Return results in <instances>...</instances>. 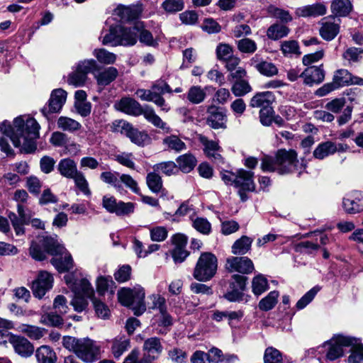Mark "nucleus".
I'll return each mask as SVG.
<instances>
[{
  "instance_id": "nucleus-1",
  "label": "nucleus",
  "mask_w": 363,
  "mask_h": 363,
  "mask_svg": "<svg viewBox=\"0 0 363 363\" xmlns=\"http://www.w3.org/2000/svg\"><path fill=\"white\" fill-rule=\"evenodd\" d=\"M40 125L28 116H21L13 120V125L5 121L0 124V131L9 137L13 145L21 151L30 153L36 149L35 140L39 137Z\"/></svg>"
},
{
  "instance_id": "nucleus-2",
  "label": "nucleus",
  "mask_w": 363,
  "mask_h": 363,
  "mask_svg": "<svg viewBox=\"0 0 363 363\" xmlns=\"http://www.w3.org/2000/svg\"><path fill=\"white\" fill-rule=\"evenodd\" d=\"M306 168L305 161H299L296 151L293 150H279L274 157L264 156L261 164L263 172H276L279 174L296 173L298 177L306 171Z\"/></svg>"
},
{
  "instance_id": "nucleus-3",
  "label": "nucleus",
  "mask_w": 363,
  "mask_h": 363,
  "mask_svg": "<svg viewBox=\"0 0 363 363\" xmlns=\"http://www.w3.org/2000/svg\"><path fill=\"white\" fill-rule=\"evenodd\" d=\"M62 345L84 362L92 363L101 357V345L88 337L78 339L72 336H65Z\"/></svg>"
},
{
  "instance_id": "nucleus-4",
  "label": "nucleus",
  "mask_w": 363,
  "mask_h": 363,
  "mask_svg": "<svg viewBox=\"0 0 363 363\" xmlns=\"http://www.w3.org/2000/svg\"><path fill=\"white\" fill-rule=\"evenodd\" d=\"M64 279L74 294L72 301L74 309L77 312L83 311L88 306V298L94 296V289L89 281L81 277L77 272L66 274Z\"/></svg>"
},
{
  "instance_id": "nucleus-5",
  "label": "nucleus",
  "mask_w": 363,
  "mask_h": 363,
  "mask_svg": "<svg viewBox=\"0 0 363 363\" xmlns=\"http://www.w3.org/2000/svg\"><path fill=\"white\" fill-rule=\"evenodd\" d=\"M66 251L65 247L60 245L55 238L49 236H39L36 241H32L29 254L33 259L42 261L46 258V254L56 256L63 255Z\"/></svg>"
},
{
  "instance_id": "nucleus-6",
  "label": "nucleus",
  "mask_w": 363,
  "mask_h": 363,
  "mask_svg": "<svg viewBox=\"0 0 363 363\" xmlns=\"http://www.w3.org/2000/svg\"><path fill=\"white\" fill-rule=\"evenodd\" d=\"M145 290L140 286L133 288H123L118 292L119 302L124 306L129 307L133 311L134 315H140L146 311V305L144 301Z\"/></svg>"
},
{
  "instance_id": "nucleus-7",
  "label": "nucleus",
  "mask_w": 363,
  "mask_h": 363,
  "mask_svg": "<svg viewBox=\"0 0 363 363\" xmlns=\"http://www.w3.org/2000/svg\"><path fill=\"white\" fill-rule=\"evenodd\" d=\"M217 268L216 257L211 252H203L194 267L193 277L199 281H208L215 276Z\"/></svg>"
},
{
  "instance_id": "nucleus-8",
  "label": "nucleus",
  "mask_w": 363,
  "mask_h": 363,
  "mask_svg": "<svg viewBox=\"0 0 363 363\" xmlns=\"http://www.w3.org/2000/svg\"><path fill=\"white\" fill-rule=\"evenodd\" d=\"M247 280V278L243 275L233 274L229 291L225 294L224 298L231 302H247L250 296L243 293L246 289Z\"/></svg>"
},
{
  "instance_id": "nucleus-9",
  "label": "nucleus",
  "mask_w": 363,
  "mask_h": 363,
  "mask_svg": "<svg viewBox=\"0 0 363 363\" xmlns=\"http://www.w3.org/2000/svg\"><path fill=\"white\" fill-rule=\"evenodd\" d=\"M356 342V339L351 337L342 335L334 336L324 344V347H328L326 357L331 361L339 358L343 354V347L354 345Z\"/></svg>"
},
{
  "instance_id": "nucleus-10",
  "label": "nucleus",
  "mask_w": 363,
  "mask_h": 363,
  "mask_svg": "<svg viewBox=\"0 0 363 363\" xmlns=\"http://www.w3.org/2000/svg\"><path fill=\"white\" fill-rule=\"evenodd\" d=\"M253 178L254 173L251 171L244 169L237 170L235 186L238 189V194L242 202L246 201L249 199L247 192L255 191V184Z\"/></svg>"
},
{
  "instance_id": "nucleus-11",
  "label": "nucleus",
  "mask_w": 363,
  "mask_h": 363,
  "mask_svg": "<svg viewBox=\"0 0 363 363\" xmlns=\"http://www.w3.org/2000/svg\"><path fill=\"white\" fill-rule=\"evenodd\" d=\"M67 93L62 89L52 90L48 102L42 108V114L49 119L50 114L59 113L66 102Z\"/></svg>"
},
{
  "instance_id": "nucleus-12",
  "label": "nucleus",
  "mask_w": 363,
  "mask_h": 363,
  "mask_svg": "<svg viewBox=\"0 0 363 363\" xmlns=\"http://www.w3.org/2000/svg\"><path fill=\"white\" fill-rule=\"evenodd\" d=\"M53 277L46 271H40L32 282L31 289L35 297L42 298L52 289Z\"/></svg>"
},
{
  "instance_id": "nucleus-13",
  "label": "nucleus",
  "mask_w": 363,
  "mask_h": 363,
  "mask_svg": "<svg viewBox=\"0 0 363 363\" xmlns=\"http://www.w3.org/2000/svg\"><path fill=\"white\" fill-rule=\"evenodd\" d=\"M225 268L230 272H238L242 274H251L255 269L252 261L247 257L227 258Z\"/></svg>"
},
{
  "instance_id": "nucleus-14",
  "label": "nucleus",
  "mask_w": 363,
  "mask_h": 363,
  "mask_svg": "<svg viewBox=\"0 0 363 363\" xmlns=\"http://www.w3.org/2000/svg\"><path fill=\"white\" fill-rule=\"evenodd\" d=\"M9 342L14 351L22 357H29L34 352L33 345L26 337L13 333L8 334Z\"/></svg>"
},
{
  "instance_id": "nucleus-15",
  "label": "nucleus",
  "mask_w": 363,
  "mask_h": 363,
  "mask_svg": "<svg viewBox=\"0 0 363 363\" xmlns=\"http://www.w3.org/2000/svg\"><path fill=\"white\" fill-rule=\"evenodd\" d=\"M342 208L349 214L363 211V193L354 191L347 194L342 199Z\"/></svg>"
},
{
  "instance_id": "nucleus-16",
  "label": "nucleus",
  "mask_w": 363,
  "mask_h": 363,
  "mask_svg": "<svg viewBox=\"0 0 363 363\" xmlns=\"http://www.w3.org/2000/svg\"><path fill=\"white\" fill-rule=\"evenodd\" d=\"M227 116L223 108L210 106L207 109L206 123L213 129L226 128Z\"/></svg>"
},
{
  "instance_id": "nucleus-17",
  "label": "nucleus",
  "mask_w": 363,
  "mask_h": 363,
  "mask_svg": "<svg viewBox=\"0 0 363 363\" xmlns=\"http://www.w3.org/2000/svg\"><path fill=\"white\" fill-rule=\"evenodd\" d=\"M118 125L121 128V133L125 135L132 143L138 145H144L150 139L147 133L133 128L130 123L125 121H119Z\"/></svg>"
},
{
  "instance_id": "nucleus-18",
  "label": "nucleus",
  "mask_w": 363,
  "mask_h": 363,
  "mask_svg": "<svg viewBox=\"0 0 363 363\" xmlns=\"http://www.w3.org/2000/svg\"><path fill=\"white\" fill-rule=\"evenodd\" d=\"M135 94L142 101L153 102L160 108L161 111L167 113L171 108L164 97L157 91H154L152 88L150 89H139L136 91Z\"/></svg>"
},
{
  "instance_id": "nucleus-19",
  "label": "nucleus",
  "mask_w": 363,
  "mask_h": 363,
  "mask_svg": "<svg viewBox=\"0 0 363 363\" xmlns=\"http://www.w3.org/2000/svg\"><path fill=\"white\" fill-rule=\"evenodd\" d=\"M115 107L118 111L134 116L143 115L145 113V107L143 108L139 102L130 97L122 98L115 104Z\"/></svg>"
},
{
  "instance_id": "nucleus-20",
  "label": "nucleus",
  "mask_w": 363,
  "mask_h": 363,
  "mask_svg": "<svg viewBox=\"0 0 363 363\" xmlns=\"http://www.w3.org/2000/svg\"><path fill=\"white\" fill-rule=\"evenodd\" d=\"M340 19L335 16H329L322 20V26L320 28V35L325 40H332L338 34L340 30Z\"/></svg>"
},
{
  "instance_id": "nucleus-21",
  "label": "nucleus",
  "mask_w": 363,
  "mask_h": 363,
  "mask_svg": "<svg viewBox=\"0 0 363 363\" xmlns=\"http://www.w3.org/2000/svg\"><path fill=\"white\" fill-rule=\"evenodd\" d=\"M333 82L337 85V88L351 84L363 86V78L352 76L351 73L345 69H338L335 72Z\"/></svg>"
},
{
  "instance_id": "nucleus-22",
  "label": "nucleus",
  "mask_w": 363,
  "mask_h": 363,
  "mask_svg": "<svg viewBox=\"0 0 363 363\" xmlns=\"http://www.w3.org/2000/svg\"><path fill=\"white\" fill-rule=\"evenodd\" d=\"M302 74L304 84L309 86L320 84L325 79L323 65L308 67Z\"/></svg>"
},
{
  "instance_id": "nucleus-23",
  "label": "nucleus",
  "mask_w": 363,
  "mask_h": 363,
  "mask_svg": "<svg viewBox=\"0 0 363 363\" xmlns=\"http://www.w3.org/2000/svg\"><path fill=\"white\" fill-rule=\"evenodd\" d=\"M199 141L203 146L204 153L210 160L216 162H223V157L220 154L222 149L217 141L208 140L205 136H201Z\"/></svg>"
},
{
  "instance_id": "nucleus-24",
  "label": "nucleus",
  "mask_w": 363,
  "mask_h": 363,
  "mask_svg": "<svg viewBox=\"0 0 363 363\" xmlns=\"http://www.w3.org/2000/svg\"><path fill=\"white\" fill-rule=\"evenodd\" d=\"M142 11L139 6H118L113 11L114 15L118 16L122 21H129L139 18Z\"/></svg>"
},
{
  "instance_id": "nucleus-25",
  "label": "nucleus",
  "mask_w": 363,
  "mask_h": 363,
  "mask_svg": "<svg viewBox=\"0 0 363 363\" xmlns=\"http://www.w3.org/2000/svg\"><path fill=\"white\" fill-rule=\"evenodd\" d=\"M275 101V96L272 91H265L256 93L250 99V106L252 108H266L272 106Z\"/></svg>"
},
{
  "instance_id": "nucleus-26",
  "label": "nucleus",
  "mask_w": 363,
  "mask_h": 363,
  "mask_svg": "<svg viewBox=\"0 0 363 363\" xmlns=\"http://www.w3.org/2000/svg\"><path fill=\"white\" fill-rule=\"evenodd\" d=\"M121 26H111L108 30H103L99 37L101 39L103 45H110L111 46H118L120 45V33H121Z\"/></svg>"
},
{
  "instance_id": "nucleus-27",
  "label": "nucleus",
  "mask_w": 363,
  "mask_h": 363,
  "mask_svg": "<svg viewBox=\"0 0 363 363\" xmlns=\"http://www.w3.org/2000/svg\"><path fill=\"white\" fill-rule=\"evenodd\" d=\"M250 65L254 67L260 74L267 77H272L278 73V69L273 63L260 61L257 55L250 59Z\"/></svg>"
},
{
  "instance_id": "nucleus-28",
  "label": "nucleus",
  "mask_w": 363,
  "mask_h": 363,
  "mask_svg": "<svg viewBox=\"0 0 363 363\" xmlns=\"http://www.w3.org/2000/svg\"><path fill=\"white\" fill-rule=\"evenodd\" d=\"M57 169L61 176L67 179H72L79 172L76 162L69 157L60 160Z\"/></svg>"
},
{
  "instance_id": "nucleus-29",
  "label": "nucleus",
  "mask_w": 363,
  "mask_h": 363,
  "mask_svg": "<svg viewBox=\"0 0 363 363\" xmlns=\"http://www.w3.org/2000/svg\"><path fill=\"white\" fill-rule=\"evenodd\" d=\"M176 162L178 172L181 171L185 174L191 172L197 164L196 157L190 152L179 155L177 157Z\"/></svg>"
},
{
  "instance_id": "nucleus-30",
  "label": "nucleus",
  "mask_w": 363,
  "mask_h": 363,
  "mask_svg": "<svg viewBox=\"0 0 363 363\" xmlns=\"http://www.w3.org/2000/svg\"><path fill=\"white\" fill-rule=\"evenodd\" d=\"M120 33V45L123 46H132L137 43L139 28L136 26L127 28L121 26Z\"/></svg>"
},
{
  "instance_id": "nucleus-31",
  "label": "nucleus",
  "mask_w": 363,
  "mask_h": 363,
  "mask_svg": "<svg viewBox=\"0 0 363 363\" xmlns=\"http://www.w3.org/2000/svg\"><path fill=\"white\" fill-rule=\"evenodd\" d=\"M143 349L149 357L155 359L162 353L163 347L159 337H152L144 341Z\"/></svg>"
},
{
  "instance_id": "nucleus-32",
  "label": "nucleus",
  "mask_w": 363,
  "mask_h": 363,
  "mask_svg": "<svg viewBox=\"0 0 363 363\" xmlns=\"http://www.w3.org/2000/svg\"><path fill=\"white\" fill-rule=\"evenodd\" d=\"M145 118L150 123H151L154 126L162 129L165 133H168L171 131V128L167 125V124L164 122L161 118L156 114L155 110L149 106H145V113L143 114Z\"/></svg>"
},
{
  "instance_id": "nucleus-33",
  "label": "nucleus",
  "mask_w": 363,
  "mask_h": 363,
  "mask_svg": "<svg viewBox=\"0 0 363 363\" xmlns=\"http://www.w3.org/2000/svg\"><path fill=\"white\" fill-rule=\"evenodd\" d=\"M63 255L64 257H53L50 261L52 264L60 273L68 272L74 267V261L72 255L67 250Z\"/></svg>"
},
{
  "instance_id": "nucleus-34",
  "label": "nucleus",
  "mask_w": 363,
  "mask_h": 363,
  "mask_svg": "<svg viewBox=\"0 0 363 363\" xmlns=\"http://www.w3.org/2000/svg\"><path fill=\"white\" fill-rule=\"evenodd\" d=\"M326 6L320 3L303 6L296 10L298 16L309 17L323 16L326 13Z\"/></svg>"
},
{
  "instance_id": "nucleus-35",
  "label": "nucleus",
  "mask_w": 363,
  "mask_h": 363,
  "mask_svg": "<svg viewBox=\"0 0 363 363\" xmlns=\"http://www.w3.org/2000/svg\"><path fill=\"white\" fill-rule=\"evenodd\" d=\"M35 357L38 363H56L57 362L56 353L47 345H42L36 350Z\"/></svg>"
},
{
  "instance_id": "nucleus-36",
  "label": "nucleus",
  "mask_w": 363,
  "mask_h": 363,
  "mask_svg": "<svg viewBox=\"0 0 363 363\" xmlns=\"http://www.w3.org/2000/svg\"><path fill=\"white\" fill-rule=\"evenodd\" d=\"M130 347V340L125 337H116L112 341L111 352L116 359H119L121 355Z\"/></svg>"
},
{
  "instance_id": "nucleus-37",
  "label": "nucleus",
  "mask_w": 363,
  "mask_h": 363,
  "mask_svg": "<svg viewBox=\"0 0 363 363\" xmlns=\"http://www.w3.org/2000/svg\"><path fill=\"white\" fill-rule=\"evenodd\" d=\"M337 152V144L331 141L320 143L313 151V156L318 160H323L326 157L333 155Z\"/></svg>"
},
{
  "instance_id": "nucleus-38",
  "label": "nucleus",
  "mask_w": 363,
  "mask_h": 363,
  "mask_svg": "<svg viewBox=\"0 0 363 363\" xmlns=\"http://www.w3.org/2000/svg\"><path fill=\"white\" fill-rule=\"evenodd\" d=\"M118 74V69L113 67H109L99 72L96 75L99 85L107 86L116 79Z\"/></svg>"
},
{
  "instance_id": "nucleus-39",
  "label": "nucleus",
  "mask_w": 363,
  "mask_h": 363,
  "mask_svg": "<svg viewBox=\"0 0 363 363\" xmlns=\"http://www.w3.org/2000/svg\"><path fill=\"white\" fill-rule=\"evenodd\" d=\"M352 9L350 0H333L331 4V11L335 16H346Z\"/></svg>"
},
{
  "instance_id": "nucleus-40",
  "label": "nucleus",
  "mask_w": 363,
  "mask_h": 363,
  "mask_svg": "<svg viewBox=\"0 0 363 363\" xmlns=\"http://www.w3.org/2000/svg\"><path fill=\"white\" fill-rule=\"evenodd\" d=\"M253 240L246 235H242L235 240L232 245V253L234 255H245L250 250Z\"/></svg>"
},
{
  "instance_id": "nucleus-41",
  "label": "nucleus",
  "mask_w": 363,
  "mask_h": 363,
  "mask_svg": "<svg viewBox=\"0 0 363 363\" xmlns=\"http://www.w3.org/2000/svg\"><path fill=\"white\" fill-rule=\"evenodd\" d=\"M269 288V282L267 277L262 274H258L255 276L252 279V293L259 296L264 292L267 291Z\"/></svg>"
},
{
  "instance_id": "nucleus-42",
  "label": "nucleus",
  "mask_w": 363,
  "mask_h": 363,
  "mask_svg": "<svg viewBox=\"0 0 363 363\" xmlns=\"http://www.w3.org/2000/svg\"><path fill=\"white\" fill-rule=\"evenodd\" d=\"M119 176L121 174L118 172L106 171L101 173L100 179L103 182L114 187L117 191L122 192L123 187L120 185Z\"/></svg>"
},
{
  "instance_id": "nucleus-43",
  "label": "nucleus",
  "mask_w": 363,
  "mask_h": 363,
  "mask_svg": "<svg viewBox=\"0 0 363 363\" xmlns=\"http://www.w3.org/2000/svg\"><path fill=\"white\" fill-rule=\"evenodd\" d=\"M146 183L149 189L154 194H159L164 191L162 179L155 171L147 174Z\"/></svg>"
},
{
  "instance_id": "nucleus-44",
  "label": "nucleus",
  "mask_w": 363,
  "mask_h": 363,
  "mask_svg": "<svg viewBox=\"0 0 363 363\" xmlns=\"http://www.w3.org/2000/svg\"><path fill=\"white\" fill-rule=\"evenodd\" d=\"M57 125L59 129L69 133L76 132L82 128L79 122L67 116H60L57 121Z\"/></svg>"
},
{
  "instance_id": "nucleus-45",
  "label": "nucleus",
  "mask_w": 363,
  "mask_h": 363,
  "mask_svg": "<svg viewBox=\"0 0 363 363\" xmlns=\"http://www.w3.org/2000/svg\"><path fill=\"white\" fill-rule=\"evenodd\" d=\"M116 288V284L111 276H100L96 280V289L101 295L108 291L113 294Z\"/></svg>"
},
{
  "instance_id": "nucleus-46",
  "label": "nucleus",
  "mask_w": 363,
  "mask_h": 363,
  "mask_svg": "<svg viewBox=\"0 0 363 363\" xmlns=\"http://www.w3.org/2000/svg\"><path fill=\"white\" fill-rule=\"evenodd\" d=\"M289 33V29L284 25L274 23L269 27L267 30V36L268 38L277 40L286 37Z\"/></svg>"
},
{
  "instance_id": "nucleus-47",
  "label": "nucleus",
  "mask_w": 363,
  "mask_h": 363,
  "mask_svg": "<svg viewBox=\"0 0 363 363\" xmlns=\"http://www.w3.org/2000/svg\"><path fill=\"white\" fill-rule=\"evenodd\" d=\"M206 97L205 90L200 86H192L189 89L186 98L193 104H199L204 101Z\"/></svg>"
},
{
  "instance_id": "nucleus-48",
  "label": "nucleus",
  "mask_w": 363,
  "mask_h": 363,
  "mask_svg": "<svg viewBox=\"0 0 363 363\" xmlns=\"http://www.w3.org/2000/svg\"><path fill=\"white\" fill-rule=\"evenodd\" d=\"M147 307L149 310L158 312L167 309L166 299L159 294H153L148 296Z\"/></svg>"
},
{
  "instance_id": "nucleus-49",
  "label": "nucleus",
  "mask_w": 363,
  "mask_h": 363,
  "mask_svg": "<svg viewBox=\"0 0 363 363\" xmlns=\"http://www.w3.org/2000/svg\"><path fill=\"white\" fill-rule=\"evenodd\" d=\"M19 331L33 340H39L44 335L45 329L28 324H21L18 327Z\"/></svg>"
},
{
  "instance_id": "nucleus-50",
  "label": "nucleus",
  "mask_w": 363,
  "mask_h": 363,
  "mask_svg": "<svg viewBox=\"0 0 363 363\" xmlns=\"http://www.w3.org/2000/svg\"><path fill=\"white\" fill-rule=\"evenodd\" d=\"M163 144L170 150L179 152L186 149V144L177 135H172L163 139Z\"/></svg>"
},
{
  "instance_id": "nucleus-51",
  "label": "nucleus",
  "mask_w": 363,
  "mask_h": 363,
  "mask_svg": "<svg viewBox=\"0 0 363 363\" xmlns=\"http://www.w3.org/2000/svg\"><path fill=\"white\" fill-rule=\"evenodd\" d=\"M252 90L248 81L245 79L235 80L231 87L232 93L238 97L243 96Z\"/></svg>"
},
{
  "instance_id": "nucleus-52",
  "label": "nucleus",
  "mask_w": 363,
  "mask_h": 363,
  "mask_svg": "<svg viewBox=\"0 0 363 363\" xmlns=\"http://www.w3.org/2000/svg\"><path fill=\"white\" fill-rule=\"evenodd\" d=\"M281 50L286 57L299 56L301 54L298 42L294 40L281 42Z\"/></svg>"
},
{
  "instance_id": "nucleus-53",
  "label": "nucleus",
  "mask_w": 363,
  "mask_h": 363,
  "mask_svg": "<svg viewBox=\"0 0 363 363\" xmlns=\"http://www.w3.org/2000/svg\"><path fill=\"white\" fill-rule=\"evenodd\" d=\"M279 292L277 291H270L267 296L262 298L259 302V308L263 311L272 310L277 303Z\"/></svg>"
},
{
  "instance_id": "nucleus-54",
  "label": "nucleus",
  "mask_w": 363,
  "mask_h": 363,
  "mask_svg": "<svg viewBox=\"0 0 363 363\" xmlns=\"http://www.w3.org/2000/svg\"><path fill=\"white\" fill-rule=\"evenodd\" d=\"M155 172H160L167 176L177 174L178 172L177 165L173 161H167L157 163L153 166Z\"/></svg>"
},
{
  "instance_id": "nucleus-55",
  "label": "nucleus",
  "mask_w": 363,
  "mask_h": 363,
  "mask_svg": "<svg viewBox=\"0 0 363 363\" xmlns=\"http://www.w3.org/2000/svg\"><path fill=\"white\" fill-rule=\"evenodd\" d=\"M236 45L238 50L243 54H253L257 49L255 41L247 38L237 40Z\"/></svg>"
},
{
  "instance_id": "nucleus-56",
  "label": "nucleus",
  "mask_w": 363,
  "mask_h": 363,
  "mask_svg": "<svg viewBox=\"0 0 363 363\" xmlns=\"http://www.w3.org/2000/svg\"><path fill=\"white\" fill-rule=\"evenodd\" d=\"M62 315L56 312L45 313L40 317V323L47 326L57 327L63 323Z\"/></svg>"
},
{
  "instance_id": "nucleus-57",
  "label": "nucleus",
  "mask_w": 363,
  "mask_h": 363,
  "mask_svg": "<svg viewBox=\"0 0 363 363\" xmlns=\"http://www.w3.org/2000/svg\"><path fill=\"white\" fill-rule=\"evenodd\" d=\"M97 60L103 64H113L116 60V55L108 52L104 48L95 49L93 52Z\"/></svg>"
},
{
  "instance_id": "nucleus-58",
  "label": "nucleus",
  "mask_w": 363,
  "mask_h": 363,
  "mask_svg": "<svg viewBox=\"0 0 363 363\" xmlns=\"http://www.w3.org/2000/svg\"><path fill=\"white\" fill-rule=\"evenodd\" d=\"M152 320L155 325L164 328L169 327L173 323L172 317L168 313L167 309L155 314Z\"/></svg>"
},
{
  "instance_id": "nucleus-59",
  "label": "nucleus",
  "mask_w": 363,
  "mask_h": 363,
  "mask_svg": "<svg viewBox=\"0 0 363 363\" xmlns=\"http://www.w3.org/2000/svg\"><path fill=\"white\" fill-rule=\"evenodd\" d=\"M114 157V160L120 164L131 169H135V164L134 162V156L133 153L123 152L115 155Z\"/></svg>"
},
{
  "instance_id": "nucleus-60",
  "label": "nucleus",
  "mask_w": 363,
  "mask_h": 363,
  "mask_svg": "<svg viewBox=\"0 0 363 363\" xmlns=\"http://www.w3.org/2000/svg\"><path fill=\"white\" fill-rule=\"evenodd\" d=\"M73 179L76 187H77L81 192L86 196L91 195V191L89 188V183L84 176V174L79 171L74 177Z\"/></svg>"
},
{
  "instance_id": "nucleus-61",
  "label": "nucleus",
  "mask_w": 363,
  "mask_h": 363,
  "mask_svg": "<svg viewBox=\"0 0 363 363\" xmlns=\"http://www.w3.org/2000/svg\"><path fill=\"white\" fill-rule=\"evenodd\" d=\"M87 79L84 73L81 72L77 68L68 75L67 83L75 87L82 86Z\"/></svg>"
},
{
  "instance_id": "nucleus-62",
  "label": "nucleus",
  "mask_w": 363,
  "mask_h": 363,
  "mask_svg": "<svg viewBox=\"0 0 363 363\" xmlns=\"http://www.w3.org/2000/svg\"><path fill=\"white\" fill-rule=\"evenodd\" d=\"M162 8L169 13H174L182 11L184 7L183 0H164Z\"/></svg>"
},
{
  "instance_id": "nucleus-63",
  "label": "nucleus",
  "mask_w": 363,
  "mask_h": 363,
  "mask_svg": "<svg viewBox=\"0 0 363 363\" xmlns=\"http://www.w3.org/2000/svg\"><path fill=\"white\" fill-rule=\"evenodd\" d=\"M193 227L199 233L208 235L211 230V225L206 218L197 217L192 219Z\"/></svg>"
},
{
  "instance_id": "nucleus-64",
  "label": "nucleus",
  "mask_w": 363,
  "mask_h": 363,
  "mask_svg": "<svg viewBox=\"0 0 363 363\" xmlns=\"http://www.w3.org/2000/svg\"><path fill=\"white\" fill-rule=\"evenodd\" d=\"M264 360V363H282V357L277 349L268 347L265 350Z\"/></svg>"
}]
</instances>
